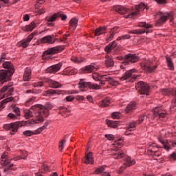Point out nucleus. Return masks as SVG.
<instances>
[{
    "instance_id": "1",
    "label": "nucleus",
    "mask_w": 176,
    "mask_h": 176,
    "mask_svg": "<svg viewBox=\"0 0 176 176\" xmlns=\"http://www.w3.org/2000/svg\"><path fill=\"white\" fill-rule=\"evenodd\" d=\"M118 49L119 47H118L116 41H113L104 47V52H107L105 55V66L107 67V68L113 67L114 64L113 58L111 56H109V53L113 50L114 52H113V54H118L119 53V51H118Z\"/></svg>"
},
{
    "instance_id": "2",
    "label": "nucleus",
    "mask_w": 176,
    "mask_h": 176,
    "mask_svg": "<svg viewBox=\"0 0 176 176\" xmlns=\"http://www.w3.org/2000/svg\"><path fill=\"white\" fill-rule=\"evenodd\" d=\"M113 159H123L126 162V163H124L123 166H121L120 168V171L122 173L124 171L127 167H131V166H133L135 163V160H131V157H129L124 155V152L122 150H117L116 153H113Z\"/></svg>"
},
{
    "instance_id": "3",
    "label": "nucleus",
    "mask_w": 176,
    "mask_h": 176,
    "mask_svg": "<svg viewBox=\"0 0 176 176\" xmlns=\"http://www.w3.org/2000/svg\"><path fill=\"white\" fill-rule=\"evenodd\" d=\"M117 59L120 61L123 65H130V64H134L140 61V56L135 54L129 53L124 56H117Z\"/></svg>"
},
{
    "instance_id": "4",
    "label": "nucleus",
    "mask_w": 176,
    "mask_h": 176,
    "mask_svg": "<svg viewBox=\"0 0 176 176\" xmlns=\"http://www.w3.org/2000/svg\"><path fill=\"white\" fill-rule=\"evenodd\" d=\"M24 122L23 121H17L15 122H12L10 124H7L4 125V129L6 130H10L11 135H14L17 131H19V127H23L24 126Z\"/></svg>"
},
{
    "instance_id": "5",
    "label": "nucleus",
    "mask_w": 176,
    "mask_h": 176,
    "mask_svg": "<svg viewBox=\"0 0 176 176\" xmlns=\"http://www.w3.org/2000/svg\"><path fill=\"white\" fill-rule=\"evenodd\" d=\"M20 157H14L13 159H9V155H8L7 152H5L1 155V160H0V164L3 166V167H6V168H10V167H13L14 164L12 163V160H14L15 162L19 160Z\"/></svg>"
},
{
    "instance_id": "6",
    "label": "nucleus",
    "mask_w": 176,
    "mask_h": 176,
    "mask_svg": "<svg viewBox=\"0 0 176 176\" xmlns=\"http://www.w3.org/2000/svg\"><path fill=\"white\" fill-rule=\"evenodd\" d=\"M64 49H65L64 45H57L56 47L49 48L43 53V58H46L45 56H49V54H57V53H60V52H63Z\"/></svg>"
},
{
    "instance_id": "7",
    "label": "nucleus",
    "mask_w": 176,
    "mask_h": 176,
    "mask_svg": "<svg viewBox=\"0 0 176 176\" xmlns=\"http://www.w3.org/2000/svg\"><path fill=\"white\" fill-rule=\"evenodd\" d=\"M135 89L140 94H148L149 85L144 81H140L136 84Z\"/></svg>"
},
{
    "instance_id": "8",
    "label": "nucleus",
    "mask_w": 176,
    "mask_h": 176,
    "mask_svg": "<svg viewBox=\"0 0 176 176\" xmlns=\"http://www.w3.org/2000/svg\"><path fill=\"white\" fill-rule=\"evenodd\" d=\"M168 19H170V21H173V20H174L173 13L172 12L164 13L158 19V21L157 22L156 25H162V24H164V23H166V21H167Z\"/></svg>"
},
{
    "instance_id": "9",
    "label": "nucleus",
    "mask_w": 176,
    "mask_h": 176,
    "mask_svg": "<svg viewBox=\"0 0 176 176\" xmlns=\"http://www.w3.org/2000/svg\"><path fill=\"white\" fill-rule=\"evenodd\" d=\"M140 67L142 68V69H144V71L149 72L150 74L153 72L155 69V66L151 60L141 63Z\"/></svg>"
},
{
    "instance_id": "10",
    "label": "nucleus",
    "mask_w": 176,
    "mask_h": 176,
    "mask_svg": "<svg viewBox=\"0 0 176 176\" xmlns=\"http://www.w3.org/2000/svg\"><path fill=\"white\" fill-rule=\"evenodd\" d=\"M146 9V6L144 3H141L138 6H136L135 7V11L132 12L131 14H128L126 16V19L131 18L133 16H137L140 12Z\"/></svg>"
},
{
    "instance_id": "11",
    "label": "nucleus",
    "mask_w": 176,
    "mask_h": 176,
    "mask_svg": "<svg viewBox=\"0 0 176 176\" xmlns=\"http://www.w3.org/2000/svg\"><path fill=\"white\" fill-rule=\"evenodd\" d=\"M11 76H13V75L10 76V72L3 69L1 70L0 71V82L1 85H3V83H5V82H8V80H10Z\"/></svg>"
},
{
    "instance_id": "12",
    "label": "nucleus",
    "mask_w": 176,
    "mask_h": 176,
    "mask_svg": "<svg viewBox=\"0 0 176 176\" xmlns=\"http://www.w3.org/2000/svg\"><path fill=\"white\" fill-rule=\"evenodd\" d=\"M61 67H63L62 63H59L58 64L52 65L45 69V73L46 74H56V72H58V71H60V69H61Z\"/></svg>"
},
{
    "instance_id": "13",
    "label": "nucleus",
    "mask_w": 176,
    "mask_h": 176,
    "mask_svg": "<svg viewBox=\"0 0 176 176\" xmlns=\"http://www.w3.org/2000/svg\"><path fill=\"white\" fill-rule=\"evenodd\" d=\"M40 107V109L43 111V114L46 118L50 115V109H53V105L50 104V102H47L45 105L41 104L38 105Z\"/></svg>"
},
{
    "instance_id": "14",
    "label": "nucleus",
    "mask_w": 176,
    "mask_h": 176,
    "mask_svg": "<svg viewBox=\"0 0 176 176\" xmlns=\"http://www.w3.org/2000/svg\"><path fill=\"white\" fill-rule=\"evenodd\" d=\"M3 67L7 69V72L10 73V76L13 75L14 74V72L16 71L14 69V66L10 61H6L3 63Z\"/></svg>"
},
{
    "instance_id": "15",
    "label": "nucleus",
    "mask_w": 176,
    "mask_h": 176,
    "mask_svg": "<svg viewBox=\"0 0 176 176\" xmlns=\"http://www.w3.org/2000/svg\"><path fill=\"white\" fill-rule=\"evenodd\" d=\"M45 82L49 85L50 87L52 89H61V87H63V84L54 80L47 79Z\"/></svg>"
},
{
    "instance_id": "16",
    "label": "nucleus",
    "mask_w": 176,
    "mask_h": 176,
    "mask_svg": "<svg viewBox=\"0 0 176 176\" xmlns=\"http://www.w3.org/2000/svg\"><path fill=\"white\" fill-rule=\"evenodd\" d=\"M113 10L120 14H126V13H129V12H130V9L126 8V7L123 6H114Z\"/></svg>"
},
{
    "instance_id": "17",
    "label": "nucleus",
    "mask_w": 176,
    "mask_h": 176,
    "mask_svg": "<svg viewBox=\"0 0 176 176\" xmlns=\"http://www.w3.org/2000/svg\"><path fill=\"white\" fill-rule=\"evenodd\" d=\"M45 119H43V117H42V112L38 111L37 115V119L34 120L32 119L27 122L28 124H36L38 123H42V122H44Z\"/></svg>"
},
{
    "instance_id": "18",
    "label": "nucleus",
    "mask_w": 176,
    "mask_h": 176,
    "mask_svg": "<svg viewBox=\"0 0 176 176\" xmlns=\"http://www.w3.org/2000/svg\"><path fill=\"white\" fill-rule=\"evenodd\" d=\"M5 91H8V94L10 96H12V93H13V91H14V88L13 87V85L10 83V84L4 86L0 90V94H3V93H5Z\"/></svg>"
},
{
    "instance_id": "19",
    "label": "nucleus",
    "mask_w": 176,
    "mask_h": 176,
    "mask_svg": "<svg viewBox=\"0 0 176 176\" xmlns=\"http://www.w3.org/2000/svg\"><path fill=\"white\" fill-rule=\"evenodd\" d=\"M135 72H137V70L135 69H132L130 70L126 71L124 74L120 78V80H127V79H130L131 76H133V74H135Z\"/></svg>"
},
{
    "instance_id": "20",
    "label": "nucleus",
    "mask_w": 176,
    "mask_h": 176,
    "mask_svg": "<svg viewBox=\"0 0 176 176\" xmlns=\"http://www.w3.org/2000/svg\"><path fill=\"white\" fill-rule=\"evenodd\" d=\"M41 43H48L49 45H53V43L56 42V38L53 39V37H52V36L48 35L41 38Z\"/></svg>"
},
{
    "instance_id": "21",
    "label": "nucleus",
    "mask_w": 176,
    "mask_h": 176,
    "mask_svg": "<svg viewBox=\"0 0 176 176\" xmlns=\"http://www.w3.org/2000/svg\"><path fill=\"white\" fill-rule=\"evenodd\" d=\"M161 144H162L166 151H170V149H171V145L173 148H176V142H165L164 140H161Z\"/></svg>"
},
{
    "instance_id": "22",
    "label": "nucleus",
    "mask_w": 176,
    "mask_h": 176,
    "mask_svg": "<svg viewBox=\"0 0 176 176\" xmlns=\"http://www.w3.org/2000/svg\"><path fill=\"white\" fill-rule=\"evenodd\" d=\"M101 79L104 80V82H109V83L110 85H115V83L116 82V80H115L113 79V78H112V76H111V74L102 75Z\"/></svg>"
},
{
    "instance_id": "23",
    "label": "nucleus",
    "mask_w": 176,
    "mask_h": 176,
    "mask_svg": "<svg viewBox=\"0 0 176 176\" xmlns=\"http://www.w3.org/2000/svg\"><path fill=\"white\" fill-rule=\"evenodd\" d=\"M107 32V26L100 27L96 28L94 32L95 36H100V35H102V34H105Z\"/></svg>"
},
{
    "instance_id": "24",
    "label": "nucleus",
    "mask_w": 176,
    "mask_h": 176,
    "mask_svg": "<svg viewBox=\"0 0 176 176\" xmlns=\"http://www.w3.org/2000/svg\"><path fill=\"white\" fill-rule=\"evenodd\" d=\"M23 80L25 82H28L31 80V69L27 67L25 69V72L23 74Z\"/></svg>"
},
{
    "instance_id": "25",
    "label": "nucleus",
    "mask_w": 176,
    "mask_h": 176,
    "mask_svg": "<svg viewBox=\"0 0 176 176\" xmlns=\"http://www.w3.org/2000/svg\"><path fill=\"white\" fill-rule=\"evenodd\" d=\"M136 104L135 102H131L125 108L126 113H130L135 109Z\"/></svg>"
},
{
    "instance_id": "26",
    "label": "nucleus",
    "mask_w": 176,
    "mask_h": 176,
    "mask_svg": "<svg viewBox=\"0 0 176 176\" xmlns=\"http://www.w3.org/2000/svg\"><path fill=\"white\" fill-rule=\"evenodd\" d=\"M78 19L76 18H72L69 21V30H72L73 31H75L76 30V27H78Z\"/></svg>"
},
{
    "instance_id": "27",
    "label": "nucleus",
    "mask_w": 176,
    "mask_h": 176,
    "mask_svg": "<svg viewBox=\"0 0 176 176\" xmlns=\"http://www.w3.org/2000/svg\"><path fill=\"white\" fill-rule=\"evenodd\" d=\"M85 164H94V161L93 160V153L89 152L85 155Z\"/></svg>"
},
{
    "instance_id": "28",
    "label": "nucleus",
    "mask_w": 176,
    "mask_h": 176,
    "mask_svg": "<svg viewBox=\"0 0 176 176\" xmlns=\"http://www.w3.org/2000/svg\"><path fill=\"white\" fill-rule=\"evenodd\" d=\"M94 69H96V67L94 65H87L85 67V68L82 69V71L84 74H91V72H94Z\"/></svg>"
},
{
    "instance_id": "29",
    "label": "nucleus",
    "mask_w": 176,
    "mask_h": 176,
    "mask_svg": "<svg viewBox=\"0 0 176 176\" xmlns=\"http://www.w3.org/2000/svg\"><path fill=\"white\" fill-rule=\"evenodd\" d=\"M145 32L148 34L149 32L145 30H133L129 31V34H133L135 35H142V34H145Z\"/></svg>"
},
{
    "instance_id": "30",
    "label": "nucleus",
    "mask_w": 176,
    "mask_h": 176,
    "mask_svg": "<svg viewBox=\"0 0 176 176\" xmlns=\"http://www.w3.org/2000/svg\"><path fill=\"white\" fill-rule=\"evenodd\" d=\"M89 89L91 90H101V86L98 84H92L90 82H87Z\"/></svg>"
},
{
    "instance_id": "31",
    "label": "nucleus",
    "mask_w": 176,
    "mask_h": 176,
    "mask_svg": "<svg viewBox=\"0 0 176 176\" xmlns=\"http://www.w3.org/2000/svg\"><path fill=\"white\" fill-rule=\"evenodd\" d=\"M64 72H65L66 75H76V74H78V69L76 68H66L65 69Z\"/></svg>"
},
{
    "instance_id": "32",
    "label": "nucleus",
    "mask_w": 176,
    "mask_h": 176,
    "mask_svg": "<svg viewBox=\"0 0 176 176\" xmlns=\"http://www.w3.org/2000/svg\"><path fill=\"white\" fill-rule=\"evenodd\" d=\"M36 28V23L34 21H32L30 25L25 27V31H33Z\"/></svg>"
},
{
    "instance_id": "33",
    "label": "nucleus",
    "mask_w": 176,
    "mask_h": 176,
    "mask_svg": "<svg viewBox=\"0 0 176 176\" xmlns=\"http://www.w3.org/2000/svg\"><path fill=\"white\" fill-rule=\"evenodd\" d=\"M14 100V98H13L12 96L4 99L3 100L0 102V108H3L4 104H8V102H10L13 101Z\"/></svg>"
},
{
    "instance_id": "34",
    "label": "nucleus",
    "mask_w": 176,
    "mask_h": 176,
    "mask_svg": "<svg viewBox=\"0 0 176 176\" xmlns=\"http://www.w3.org/2000/svg\"><path fill=\"white\" fill-rule=\"evenodd\" d=\"M61 93H64V91L61 90H55V89H48L46 91V94H52V96L54 94L60 95Z\"/></svg>"
},
{
    "instance_id": "35",
    "label": "nucleus",
    "mask_w": 176,
    "mask_h": 176,
    "mask_svg": "<svg viewBox=\"0 0 176 176\" xmlns=\"http://www.w3.org/2000/svg\"><path fill=\"white\" fill-rule=\"evenodd\" d=\"M107 124L109 127L116 129V127H118V122L117 121L109 120L107 122Z\"/></svg>"
},
{
    "instance_id": "36",
    "label": "nucleus",
    "mask_w": 176,
    "mask_h": 176,
    "mask_svg": "<svg viewBox=\"0 0 176 176\" xmlns=\"http://www.w3.org/2000/svg\"><path fill=\"white\" fill-rule=\"evenodd\" d=\"M109 104H111V100L108 98H106L100 102V107L102 108L109 107Z\"/></svg>"
},
{
    "instance_id": "37",
    "label": "nucleus",
    "mask_w": 176,
    "mask_h": 176,
    "mask_svg": "<svg viewBox=\"0 0 176 176\" xmlns=\"http://www.w3.org/2000/svg\"><path fill=\"white\" fill-rule=\"evenodd\" d=\"M166 63L169 69H174V64L173 63V61H171V58L168 56H166Z\"/></svg>"
},
{
    "instance_id": "38",
    "label": "nucleus",
    "mask_w": 176,
    "mask_h": 176,
    "mask_svg": "<svg viewBox=\"0 0 176 176\" xmlns=\"http://www.w3.org/2000/svg\"><path fill=\"white\" fill-rule=\"evenodd\" d=\"M78 89H86L87 87V82H85L83 79H80L78 82Z\"/></svg>"
},
{
    "instance_id": "39",
    "label": "nucleus",
    "mask_w": 176,
    "mask_h": 176,
    "mask_svg": "<svg viewBox=\"0 0 176 176\" xmlns=\"http://www.w3.org/2000/svg\"><path fill=\"white\" fill-rule=\"evenodd\" d=\"M28 45H29L28 42H27L25 40H22V41L18 42V43H17V46L19 47L25 48V47H27V46H28Z\"/></svg>"
},
{
    "instance_id": "40",
    "label": "nucleus",
    "mask_w": 176,
    "mask_h": 176,
    "mask_svg": "<svg viewBox=\"0 0 176 176\" xmlns=\"http://www.w3.org/2000/svg\"><path fill=\"white\" fill-rule=\"evenodd\" d=\"M24 116L25 119H30V118H32L34 114L30 111V109L24 110Z\"/></svg>"
},
{
    "instance_id": "41",
    "label": "nucleus",
    "mask_w": 176,
    "mask_h": 176,
    "mask_svg": "<svg viewBox=\"0 0 176 176\" xmlns=\"http://www.w3.org/2000/svg\"><path fill=\"white\" fill-rule=\"evenodd\" d=\"M23 135H25V137H31L32 135H36V133L34 131H32L30 130L25 131L23 132Z\"/></svg>"
},
{
    "instance_id": "42",
    "label": "nucleus",
    "mask_w": 176,
    "mask_h": 176,
    "mask_svg": "<svg viewBox=\"0 0 176 176\" xmlns=\"http://www.w3.org/2000/svg\"><path fill=\"white\" fill-rule=\"evenodd\" d=\"M139 27H142L143 28H146V30H148L149 28H152V25L148 24L145 22H140L139 23Z\"/></svg>"
},
{
    "instance_id": "43",
    "label": "nucleus",
    "mask_w": 176,
    "mask_h": 176,
    "mask_svg": "<svg viewBox=\"0 0 176 176\" xmlns=\"http://www.w3.org/2000/svg\"><path fill=\"white\" fill-rule=\"evenodd\" d=\"M56 20H57V18L54 14L52 16L45 18V21H47V23H52L53 21H56Z\"/></svg>"
},
{
    "instance_id": "44",
    "label": "nucleus",
    "mask_w": 176,
    "mask_h": 176,
    "mask_svg": "<svg viewBox=\"0 0 176 176\" xmlns=\"http://www.w3.org/2000/svg\"><path fill=\"white\" fill-rule=\"evenodd\" d=\"M137 124H138L137 123V122H131L128 126H126V130H129V131H131V129H135V127L137 126Z\"/></svg>"
},
{
    "instance_id": "45",
    "label": "nucleus",
    "mask_w": 176,
    "mask_h": 176,
    "mask_svg": "<svg viewBox=\"0 0 176 176\" xmlns=\"http://www.w3.org/2000/svg\"><path fill=\"white\" fill-rule=\"evenodd\" d=\"M105 171V168L104 166H99L96 168L95 170V174H102Z\"/></svg>"
},
{
    "instance_id": "46",
    "label": "nucleus",
    "mask_w": 176,
    "mask_h": 176,
    "mask_svg": "<svg viewBox=\"0 0 176 176\" xmlns=\"http://www.w3.org/2000/svg\"><path fill=\"white\" fill-rule=\"evenodd\" d=\"M101 76L102 75H100V73H94L92 74V78L94 80H96V81L101 80Z\"/></svg>"
},
{
    "instance_id": "47",
    "label": "nucleus",
    "mask_w": 176,
    "mask_h": 176,
    "mask_svg": "<svg viewBox=\"0 0 176 176\" xmlns=\"http://www.w3.org/2000/svg\"><path fill=\"white\" fill-rule=\"evenodd\" d=\"M118 28H119L118 27H114L113 28L111 31H110V36L109 39H112L113 38V36H115V34H116V32H115V30H118Z\"/></svg>"
},
{
    "instance_id": "48",
    "label": "nucleus",
    "mask_w": 176,
    "mask_h": 176,
    "mask_svg": "<svg viewBox=\"0 0 176 176\" xmlns=\"http://www.w3.org/2000/svg\"><path fill=\"white\" fill-rule=\"evenodd\" d=\"M12 112H14L15 113V115L18 117L21 116V111H20V108H19V107H14L12 109Z\"/></svg>"
},
{
    "instance_id": "49",
    "label": "nucleus",
    "mask_w": 176,
    "mask_h": 176,
    "mask_svg": "<svg viewBox=\"0 0 176 176\" xmlns=\"http://www.w3.org/2000/svg\"><path fill=\"white\" fill-rule=\"evenodd\" d=\"M155 116H159L160 119H164V118H167V113H155Z\"/></svg>"
},
{
    "instance_id": "50",
    "label": "nucleus",
    "mask_w": 176,
    "mask_h": 176,
    "mask_svg": "<svg viewBox=\"0 0 176 176\" xmlns=\"http://www.w3.org/2000/svg\"><path fill=\"white\" fill-rule=\"evenodd\" d=\"M36 99V98H35L34 96L29 98L25 103V105L26 107H28V105H30V102H34V101H35V100Z\"/></svg>"
},
{
    "instance_id": "51",
    "label": "nucleus",
    "mask_w": 176,
    "mask_h": 176,
    "mask_svg": "<svg viewBox=\"0 0 176 176\" xmlns=\"http://www.w3.org/2000/svg\"><path fill=\"white\" fill-rule=\"evenodd\" d=\"M113 119H120V112H113L111 115Z\"/></svg>"
},
{
    "instance_id": "52",
    "label": "nucleus",
    "mask_w": 176,
    "mask_h": 176,
    "mask_svg": "<svg viewBox=\"0 0 176 176\" xmlns=\"http://www.w3.org/2000/svg\"><path fill=\"white\" fill-rule=\"evenodd\" d=\"M47 128H45V126H43L41 127H39L38 129H37L35 131V133L36 134H41V133H42V131H43V130H46Z\"/></svg>"
},
{
    "instance_id": "53",
    "label": "nucleus",
    "mask_w": 176,
    "mask_h": 176,
    "mask_svg": "<svg viewBox=\"0 0 176 176\" xmlns=\"http://www.w3.org/2000/svg\"><path fill=\"white\" fill-rule=\"evenodd\" d=\"M47 128H45V126H43L41 127H39L38 129H37L35 131V133L36 134H41V133H42V131H43V130H46Z\"/></svg>"
},
{
    "instance_id": "54",
    "label": "nucleus",
    "mask_w": 176,
    "mask_h": 176,
    "mask_svg": "<svg viewBox=\"0 0 176 176\" xmlns=\"http://www.w3.org/2000/svg\"><path fill=\"white\" fill-rule=\"evenodd\" d=\"M8 118H9V119H12V120H17L18 116L12 113H10L8 115Z\"/></svg>"
},
{
    "instance_id": "55",
    "label": "nucleus",
    "mask_w": 176,
    "mask_h": 176,
    "mask_svg": "<svg viewBox=\"0 0 176 176\" xmlns=\"http://www.w3.org/2000/svg\"><path fill=\"white\" fill-rule=\"evenodd\" d=\"M104 137L109 140V141H113V140H115V136L112 134H106L104 135Z\"/></svg>"
},
{
    "instance_id": "56",
    "label": "nucleus",
    "mask_w": 176,
    "mask_h": 176,
    "mask_svg": "<svg viewBox=\"0 0 176 176\" xmlns=\"http://www.w3.org/2000/svg\"><path fill=\"white\" fill-rule=\"evenodd\" d=\"M144 120H145V115L142 114V116H140L139 117L138 122H136V123L138 124H141V123H142V122H144Z\"/></svg>"
},
{
    "instance_id": "57",
    "label": "nucleus",
    "mask_w": 176,
    "mask_h": 176,
    "mask_svg": "<svg viewBox=\"0 0 176 176\" xmlns=\"http://www.w3.org/2000/svg\"><path fill=\"white\" fill-rule=\"evenodd\" d=\"M122 39H130V36L129 34H125L122 36H120L117 38V41H122Z\"/></svg>"
},
{
    "instance_id": "58",
    "label": "nucleus",
    "mask_w": 176,
    "mask_h": 176,
    "mask_svg": "<svg viewBox=\"0 0 176 176\" xmlns=\"http://www.w3.org/2000/svg\"><path fill=\"white\" fill-rule=\"evenodd\" d=\"M44 85L43 81H40L36 83L33 84L34 87H43Z\"/></svg>"
},
{
    "instance_id": "59",
    "label": "nucleus",
    "mask_w": 176,
    "mask_h": 176,
    "mask_svg": "<svg viewBox=\"0 0 176 176\" xmlns=\"http://www.w3.org/2000/svg\"><path fill=\"white\" fill-rule=\"evenodd\" d=\"M64 144H65V138H63L59 143L60 151L64 148Z\"/></svg>"
},
{
    "instance_id": "60",
    "label": "nucleus",
    "mask_w": 176,
    "mask_h": 176,
    "mask_svg": "<svg viewBox=\"0 0 176 176\" xmlns=\"http://www.w3.org/2000/svg\"><path fill=\"white\" fill-rule=\"evenodd\" d=\"M32 39H34V34H30L26 39H25V41L28 42V43L30 44V43L31 42V41H32Z\"/></svg>"
},
{
    "instance_id": "61",
    "label": "nucleus",
    "mask_w": 176,
    "mask_h": 176,
    "mask_svg": "<svg viewBox=\"0 0 176 176\" xmlns=\"http://www.w3.org/2000/svg\"><path fill=\"white\" fill-rule=\"evenodd\" d=\"M75 98L77 100V101H83L85 100V96H76Z\"/></svg>"
},
{
    "instance_id": "62",
    "label": "nucleus",
    "mask_w": 176,
    "mask_h": 176,
    "mask_svg": "<svg viewBox=\"0 0 176 176\" xmlns=\"http://www.w3.org/2000/svg\"><path fill=\"white\" fill-rule=\"evenodd\" d=\"M41 168L45 170V171H49V166L45 164H43Z\"/></svg>"
},
{
    "instance_id": "63",
    "label": "nucleus",
    "mask_w": 176,
    "mask_h": 176,
    "mask_svg": "<svg viewBox=\"0 0 176 176\" xmlns=\"http://www.w3.org/2000/svg\"><path fill=\"white\" fill-rule=\"evenodd\" d=\"M74 99H75V97L72 96H69L66 97V100L69 102L74 101Z\"/></svg>"
},
{
    "instance_id": "64",
    "label": "nucleus",
    "mask_w": 176,
    "mask_h": 176,
    "mask_svg": "<svg viewBox=\"0 0 176 176\" xmlns=\"http://www.w3.org/2000/svg\"><path fill=\"white\" fill-rule=\"evenodd\" d=\"M101 176H111V174H109V172L104 171V173L101 175Z\"/></svg>"
}]
</instances>
